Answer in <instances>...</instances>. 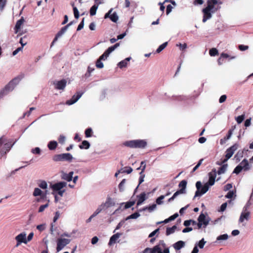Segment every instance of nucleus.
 <instances>
[{
	"label": "nucleus",
	"mask_w": 253,
	"mask_h": 253,
	"mask_svg": "<svg viewBox=\"0 0 253 253\" xmlns=\"http://www.w3.org/2000/svg\"><path fill=\"white\" fill-rule=\"evenodd\" d=\"M209 54L211 56H215L218 54V50L215 48H212L209 51Z\"/></svg>",
	"instance_id": "nucleus-44"
},
{
	"label": "nucleus",
	"mask_w": 253,
	"mask_h": 253,
	"mask_svg": "<svg viewBox=\"0 0 253 253\" xmlns=\"http://www.w3.org/2000/svg\"><path fill=\"white\" fill-rule=\"evenodd\" d=\"M132 171V169L130 167H125L119 170V172L130 173Z\"/></svg>",
	"instance_id": "nucleus-35"
},
{
	"label": "nucleus",
	"mask_w": 253,
	"mask_h": 253,
	"mask_svg": "<svg viewBox=\"0 0 253 253\" xmlns=\"http://www.w3.org/2000/svg\"><path fill=\"white\" fill-rule=\"evenodd\" d=\"M124 222H125V220H122L121 222H120L117 225V226L113 232L114 233V232H115V231L116 230L120 229V228L123 225Z\"/></svg>",
	"instance_id": "nucleus-62"
},
{
	"label": "nucleus",
	"mask_w": 253,
	"mask_h": 253,
	"mask_svg": "<svg viewBox=\"0 0 253 253\" xmlns=\"http://www.w3.org/2000/svg\"><path fill=\"white\" fill-rule=\"evenodd\" d=\"M112 10L113 9L111 8L107 13H106L105 15L104 18H109L112 22L116 23L118 21L119 17L116 12H114L112 14L111 13Z\"/></svg>",
	"instance_id": "nucleus-13"
},
{
	"label": "nucleus",
	"mask_w": 253,
	"mask_h": 253,
	"mask_svg": "<svg viewBox=\"0 0 253 253\" xmlns=\"http://www.w3.org/2000/svg\"><path fill=\"white\" fill-rule=\"evenodd\" d=\"M123 145L130 148H144L147 142L145 140L136 139L125 141Z\"/></svg>",
	"instance_id": "nucleus-1"
},
{
	"label": "nucleus",
	"mask_w": 253,
	"mask_h": 253,
	"mask_svg": "<svg viewBox=\"0 0 253 253\" xmlns=\"http://www.w3.org/2000/svg\"><path fill=\"white\" fill-rule=\"evenodd\" d=\"M38 186L42 189H46L47 188V183L44 180L41 181L38 184Z\"/></svg>",
	"instance_id": "nucleus-40"
},
{
	"label": "nucleus",
	"mask_w": 253,
	"mask_h": 253,
	"mask_svg": "<svg viewBox=\"0 0 253 253\" xmlns=\"http://www.w3.org/2000/svg\"><path fill=\"white\" fill-rule=\"evenodd\" d=\"M83 94V92H78L77 94L74 95L70 99L67 100L66 104L71 105L75 103L81 97Z\"/></svg>",
	"instance_id": "nucleus-14"
},
{
	"label": "nucleus",
	"mask_w": 253,
	"mask_h": 253,
	"mask_svg": "<svg viewBox=\"0 0 253 253\" xmlns=\"http://www.w3.org/2000/svg\"><path fill=\"white\" fill-rule=\"evenodd\" d=\"M24 22L25 19L23 17L17 21L14 29L15 34H17L19 32Z\"/></svg>",
	"instance_id": "nucleus-18"
},
{
	"label": "nucleus",
	"mask_w": 253,
	"mask_h": 253,
	"mask_svg": "<svg viewBox=\"0 0 253 253\" xmlns=\"http://www.w3.org/2000/svg\"><path fill=\"white\" fill-rule=\"evenodd\" d=\"M26 235L27 234L26 232H22L15 237V240H19L21 242L26 244L28 243V241H27Z\"/></svg>",
	"instance_id": "nucleus-19"
},
{
	"label": "nucleus",
	"mask_w": 253,
	"mask_h": 253,
	"mask_svg": "<svg viewBox=\"0 0 253 253\" xmlns=\"http://www.w3.org/2000/svg\"><path fill=\"white\" fill-rule=\"evenodd\" d=\"M71 240L69 239L59 238L57 240V251L58 252L62 250L67 245L69 244Z\"/></svg>",
	"instance_id": "nucleus-8"
},
{
	"label": "nucleus",
	"mask_w": 253,
	"mask_h": 253,
	"mask_svg": "<svg viewBox=\"0 0 253 253\" xmlns=\"http://www.w3.org/2000/svg\"><path fill=\"white\" fill-rule=\"evenodd\" d=\"M92 132V130L91 128H87L85 131V135L86 137H91Z\"/></svg>",
	"instance_id": "nucleus-50"
},
{
	"label": "nucleus",
	"mask_w": 253,
	"mask_h": 253,
	"mask_svg": "<svg viewBox=\"0 0 253 253\" xmlns=\"http://www.w3.org/2000/svg\"><path fill=\"white\" fill-rule=\"evenodd\" d=\"M165 198V196L161 195L159 197H158L156 201V204L158 205H162L163 203V200Z\"/></svg>",
	"instance_id": "nucleus-46"
},
{
	"label": "nucleus",
	"mask_w": 253,
	"mask_h": 253,
	"mask_svg": "<svg viewBox=\"0 0 253 253\" xmlns=\"http://www.w3.org/2000/svg\"><path fill=\"white\" fill-rule=\"evenodd\" d=\"M73 159L72 155L70 153H64L55 155L53 158L54 161H71Z\"/></svg>",
	"instance_id": "nucleus-9"
},
{
	"label": "nucleus",
	"mask_w": 253,
	"mask_h": 253,
	"mask_svg": "<svg viewBox=\"0 0 253 253\" xmlns=\"http://www.w3.org/2000/svg\"><path fill=\"white\" fill-rule=\"evenodd\" d=\"M66 140V137L63 135H60L58 138V141L60 144H64Z\"/></svg>",
	"instance_id": "nucleus-54"
},
{
	"label": "nucleus",
	"mask_w": 253,
	"mask_h": 253,
	"mask_svg": "<svg viewBox=\"0 0 253 253\" xmlns=\"http://www.w3.org/2000/svg\"><path fill=\"white\" fill-rule=\"evenodd\" d=\"M251 169L248 161L244 159L234 169L233 173L239 174L242 170L247 171Z\"/></svg>",
	"instance_id": "nucleus-5"
},
{
	"label": "nucleus",
	"mask_w": 253,
	"mask_h": 253,
	"mask_svg": "<svg viewBox=\"0 0 253 253\" xmlns=\"http://www.w3.org/2000/svg\"><path fill=\"white\" fill-rule=\"evenodd\" d=\"M251 210H247L242 209L238 222L242 223L243 226H246V222L249 220L251 217Z\"/></svg>",
	"instance_id": "nucleus-6"
},
{
	"label": "nucleus",
	"mask_w": 253,
	"mask_h": 253,
	"mask_svg": "<svg viewBox=\"0 0 253 253\" xmlns=\"http://www.w3.org/2000/svg\"><path fill=\"white\" fill-rule=\"evenodd\" d=\"M216 174L217 171L215 169H212V170L209 173V180L207 182L211 185V186L214 185Z\"/></svg>",
	"instance_id": "nucleus-12"
},
{
	"label": "nucleus",
	"mask_w": 253,
	"mask_h": 253,
	"mask_svg": "<svg viewBox=\"0 0 253 253\" xmlns=\"http://www.w3.org/2000/svg\"><path fill=\"white\" fill-rule=\"evenodd\" d=\"M253 195V189L252 190V193L250 197V199L248 201V202L246 203L245 205L243 207V209L247 210H250V207L253 204V203L251 202V199H252Z\"/></svg>",
	"instance_id": "nucleus-27"
},
{
	"label": "nucleus",
	"mask_w": 253,
	"mask_h": 253,
	"mask_svg": "<svg viewBox=\"0 0 253 253\" xmlns=\"http://www.w3.org/2000/svg\"><path fill=\"white\" fill-rule=\"evenodd\" d=\"M120 44L119 43H117L115 44H114L113 46H111L109 47L108 49H109V51L111 52H113L116 48H117L118 46H119Z\"/></svg>",
	"instance_id": "nucleus-56"
},
{
	"label": "nucleus",
	"mask_w": 253,
	"mask_h": 253,
	"mask_svg": "<svg viewBox=\"0 0 253 253\" xmlns=\"http://www.w3.org/2000/svg\"><path fill=\"white\" fill-rule=\"evenodd\" d=\"M234 195L233 191H229L227 194L225 195V197L227 199H231Z\"/></svg>",
	"instance_id": "nucleus-58"
},
{
	"label": "nucleus",
	"mask_w": 253,
	"mask_h": 253,
	"mask_svg": "<svg viewBox=\"0 0 253 253\" xmlns=\"http://www.w3.org/2000/svg\"><path fill=\"white\" fill-rule=\"evenodd\" d=\"M67 182L64 181H60L53 184H50V188L53 192H57L58 191L63 189V188L67 186Z\"/></svg>",
	"instance_id": "nucleus-10"
},
{
	"label": "nucleus",
	"mask_w": 253,
	"mask_h": 253,
	"mask_svg": "<svg viewBox=\"0 0 253 253\" xmlns=\"http://www.w3.org/2000/svg\"><path fill=\"white\" fill-rule=\"evenodd\" d=\"M89 147H90V144L86 140H84L82 142V144L79 146L80 148L81 149H87L89 148Z\"/></svg>",
	"instance_id": "nucleus-33"
},
{
	"label": "nucleus",
	"mask_w": 253,
	"mask_h": 253,
	"mask_svg": "<svg viewBox=\"0 0 253 253\" xmlns=\"http://www.w3.org/2000/svg\"><path fill=\"white\" fill-rule=\"evenodd\" d=\"M176 46H179V49L181 50H184L187 48V44L185 43L183 44L179 43V44H177Z\"/></svg>",
	"instance_id": "nucleus-57"
},
{
	"label": "nucleus",
	"mask_w": 253,
	"mask_h": 253,
	"mask_svg": "<svg viewBox=\"0 0 253 253\" xmlns=\"http://www.w3.org/2000/svg\"><path fill=\"white\" fill-rule=\"evenodd\" d=\"M227 167L228 165L227 164L222 165L217 171V173L219 175L224 173L227 170Z\"/></svg>",
	"instance_id": "nucleus-28"
},
{
	"label": "nucleus",
	"mask_w": 253,
	"mask_h": 253,
	"mask_svg": "<svg viewBox=\"0 0 253 253\" xmlns=\"http://www.w3.org/2000/svg\"><path fill=\"white\" fill-rule=\"evenodd\" d=\"M100 4H95L90 8V14L91 16H93L96 14V10L98 9V6Z\"/></svg>",
	"instance_id": "nucleus-30"
},
{
	"label": "nucleus",
	"mask_w": 253,
	"mask_h": 253,
	"mask_svg": "<svg viewBox=\"0 0 253 253\" xmlns=\"http://www.w3.org/2000/svg\"><path fill=\"white\" fill-rule=\"evenodd\" d=\"M15 143V142H13V143H11V142H8L4 144V146L1 152V154H6L7 152H8L12 147Z\"/></svg>",
	"instance_id": "nucleus-20"
},
{
	"label": "nucleus",
	"mask_w": 253,
	"mask_h": 253,
	"mask_svg": "<svg viewBox=\"0 0 253 253\" xmlns=\"http://www.w3.org/2000/svg\"><path fill=\"white\" fill-rule=\"evenodd\" d=\"M135 202L134 201H131L127 202L126 203H125V206L123 207V210L127 209L130 208L131 206H133Z\"/></svg>",
	"instance_id": "nucleus-39"
},
{
	"label": "nucleus",
	"mask_w": 253,
	"mask_h": 253,
	"mask_svg": "<svg viewBox=\"0 0 253 253\" xmlns=\"http://www.w3.org/2000/svg\"><path fill=\"white\" fill-rule=\"evenodd\" d=\"M73 11L75 18L78 19L79 18V12L76 7H73Z\"/></svg>",
	"instance_id": "nucleus-53"
},
{
	"label": "nucleus",
	"mask_w": 253,
	"mask_h": 253,
	"mask_svg": "<svg viewBox=\"0 0 253 253\" xmlns=\"http://www.w3.org/2000/svg\"><path fill=\"white\" fill-rule=\"evenodd\" d=\"M111 53V52L110 51H109V49H107L103 53V54L100 56V57L99 58V59H100V60H106L107 58V57L109 56V54Z\"/></svg>",
	"instance_id": "nucleus-34"
},
{
	"label": "nucleus",
	"mask_w": 253,
	"mask_h": 253,
	"mask_svg": "<svg viewBox=\"0 0 253 253\" xmlns=\"http://www.w3.org/2000/svg\"><path fill=\"white\" fill-rule=\"evenodd\" d=\"M125 203H122L120 204V207L117 209H116L114 212H113V214H115V213H117L118 212H119L120 211H123V208H122L123 206L124 205Z\"/></svg>",
	"instance_id": "nucleus-60"
},
{
	"label": "nucleus",
	"mask_w": 253,
	"mask_h": 253,
	"mask_svg": "<svg viewBox=\"0 0 253 253\" xmlns=\"http://www.w3.org/2000/svg\"><path fill=\"white\" fill-rule=\"evenodd\" d=\"M131 57H127L125 59L120 61L118 64V66L122 69L123 68L126 67L128 64V62L130 60Z\"/></svg>",
	"instance_id": "nucleus-21"
},
{
	"label": "nucleus",
	"mask_w": 253,
	"mask_h": 253,
	"mask_svg": "<svg viewBox=\"0 0 253 253\" xmlns=\"http://www.w3.org/2000/svg\"><path fill=\"white\" fill-rule=\"evenodd\" d=\"M211 185L208 182L206 183L203 187L200 181H197L196 183L197 191L195 192L194 198L200 197L202 195L205 194L209 189Z\"/></svg>",
	"instance_id": "nucleus-4"
},
{
	"label": "nucleus",
	"mask_w": 253,
	"mask_h": 253,
	"mask_svg": "<svg viewBox=\"0 0 253 253\" xmlns=\"http://www.w3.org/2000/svg\"><path fill=\"white\" fill-rule=\"evenodd\" d=\"M211 220V218L208 216L202 213L199 216L198 218V221L201 222L203 225V228H206L209 224V222Z\"/></svg>",
	"instance_id": "nucleus-11"
},
{
	"label": "nucleus",
	"mask_w": 253,
	"mask_h": 253,
	"mask_svg": "<svg viewBox=\"0 0 253 253\" xmlns=\"http://www.w3.org/2000/svg\"><path fill=\"white\" fill-rule=\"evenodd\" d=\"M57 146V143L55 141H50L47 144L48 149L50 150H53L56 149Z\"/></svg>",
	"instance_id": "nucleus-29"
},
{
	"label": "nucleus",
	"mask_w": 253,
	"mask_h": 253,
	"mask_svg": "<svg viewBox=\"0 0 253 253\" xmlns=\"http://www.w3.org/2000/svg\"><path fill=\"white\" fill-rule=\"evenodd\" d=\"M47 194V191L46 190L44 193L40 188H35L34 190L33 195L34 197L41 196V199H44Z\"/></svg>",
	"instance_id": "nucleus-17"
},
{
	"label": "nucleus",
	"mask_w": 253,
	"mask_h": 253,
	"mask_svg": "<svg viewBox=\"0 0 253 253\" xmlns=\"http://www.w3.org/2000/svg\"><path fill=\"white\" fill-rule=\"evenodd\" d=\"M104 203L107 209H108L110 207H113V206H115V202L110 197H108L107 198L106 201Z\"/></svg>",
	"instance_id": "nucleus-24"
},
{
	"label": "nucleus",
	"mask_w": 253,
	"mask_h": 253,
	"mask_svg": "<svg viewBox=\"0 0 253 253\" xmlns=\"http://www.w3.org/2000/svg\"><path fill=\"white\" fill-rule=\"evenodd\" d=\"M228 235L227 234H224L222 235H220L217 237L216 242L221 241H225L228 239Z\"/></svg>",
	"instance_id": "nucleus-32"
},
{
	"label": "nucleus",
	"mask_w": 253,
	"mask_h": 253,
	"mask_svg": "<svg viewBox=\"0 0 253 253\" xmlns=\"http://www.w3.org/2000/svg\"><path fill=\"white\" fill-rule=\"evenodd\" d=\"M126 180L124 179L122 180L119 185V188L121 192H123L125 190V184L126 183Z\"/></svg>",
	"instance_id": "nucleus-42"
},
{
	"label": "nucleus",
	"mask_w": 253,
	"mask_h": 253,
	"mask_svg": "<svg viewBox=\"0 0 253 253\" xmlns=\"http://www.w3.org/2000/svg\"><path fill=\"white\" fill-rule=\"evenodd\" d=\"M122 234V233H117L113 235L110 239L109 245L111 246L115 243L116 241L120 237Z\"/></svg>",
	"instance_id": "nucleus-22"
},
{
	"label": "nucleus",
	"mask_w": 253,
	"mask_h": 253,
	"mask_svg": "<svg viewBox=\"0 0 253 253\" xmlns=\"http://www.w3.org/2000/svg\"><path fill=\"white\" fill-rule=\"evenodd\" d=\"M96 66L98 68L101 69V68H103L104 64L101 62V60H100V59H98L96 61Z\"/></svg>",
	"instance_id": "nucleus-51"
},
{
	"label": "nucleus",
	"mask_w": 253,
	"mask_h": 253,
	"mask_svg": "<svg viewBox=\"0 0 253 253\" xmlns=\"http://www.w3.org/2000/svg\"><path fill=\"white\" fill-rule=\"evenodd\" d=\"M235 127H236L235 126H234L231 129H230L229 130L227 135L225 137V139L226 140H228L231 138V137L233 134V132L235 128Z\"/></svg>",
	"instance_id": "nucleus-43"
},
{
	"label": "nucleus",
	"mask_w": 253,
	"mask_h": 253,
	"mask_svg": "<svg viewBox=\"0 0 253 253\" xmlns=\"http://www.w3.org/2000/svg\"><path fill=\"white\" fill-rule=\"evenodd\" d=\"M73 174V171H71L69 173H66L65 172L62 171L61 172V178L62 179L69 182L72 180Z\"/></svg>",
	"instance_id": "nucleus-16"
},
{
	"label": "nucleus",
	"mask_w": 253,
	"mask_h": 253,
	"mask_svg": "<svg viewBox=\"0 0 253 253\" xmlns=\"http://www.w3.org/2000/svg\"><path fill=\"white\" fill-rule=\"evenodd\" d=\"M48 203L41 206L39 209V212H42L44 210L48 207Z\"/></svg>",
	"instance_id": "nucleus-52"
},
{
	"label": "nucleus",
	"mask_w": 253,
	"mask_h": 253,
	"mask_svg": "<svg viewBox=\"0 0 253 253\" xmlns=\"http://www.w3.org/2000/svg\"><path fill=\"white\" fill-rule=\"evenodd\" d=\"M226 98H227V96L226 95H221L219 99V102L220 103H223L225 101V100H226Z\"/></svg>",
	"instance_id": "nucleus-63"
},
{
	"label": "nucleus",
	"mask_w": 253,
	"mask_h": 253,
	"mask_svg": "<svg viewBox=\"0 0 253 253\" xmlns=\"http://www.w3.org/2000/svg\"><path fill=\"white\" fill-rule=\"evenodd\" d=\"M245 119V115H242L238 116L236 118V120L238 124H241Z\"/></svg>",
	"instance_id": "nucleus-49"
},
{
	"label": "nucleus",
	"mask_w": 253,
	"mask_h": 253,
	"mask_svg": "<svg viewBox=\"0 0 253 253\" xmlns=\"http://www.w3.org/2000/svg\"><path fill=\"white\" fill-rule=\"evenodd\" d=\"M21 80L19 77H17L12 80L6 85L4 88L0 92V98L2 97L8 92L12 91Z\"/></svg>",
	"instance_id": "nucleus-2"
},
{
	"label": "nucleus",
	"mask_w": 253,
	"mask_h": 253,
	"mask_svg": "<svg viewBox=\"0 0 253 253\" xmlns=\"http://www.w3.org/2000/svg\"><path fill=\"white\" fill-rule=\"evenodd\" d=\"M168 45V42H165L160 45L156 50L157 53L161 52L163 49H164Z\"/></svg>",
	"instance_id": "nucleus-41"
},
{
	"label": "nucleus",
	"mask_w": 253,
	"mask_h": 253,
	"mask_svg": "<svg viewBox=\"0 0 253 253\" xmlns=\"http://www.w3.org/2000/svg\"><path fill=\"white\" fill-rule=\"evenodd\" d=\"M206 243V241H205L204 239L203 238L199 242L198 244L196 243V244H197V247H199L200 249H203Z\"/></svg>",
	"instance_id": "nucleus-47"
},
{
	"label": "nucleus",
	"mask_w": 253,
	"mask_h": 253,
	"mask_svg": "<svg viewBox=\"0 0 253 253\" xmlns=\"http://www.w3.org/2000/svg\"><path fill=\"white\" fill-rule=\"evenodd\" d=\"M243 151H239L235 156V158H236L237 161H240L241 158L243 156Z\"/></svg>",
	"instance_id": "nucleus-45"
},
{
	"label": "nucleus",
	"mask_w": 253,
	"mask_h": 253,
	"mask_svg": "<svg viewBox=\"0 0 253 253\" xmlns=\"http://www.w3.org/2000/svg\"><path fill=\"white\" fill-rule=\"evenodd\" d=\"M146 168V165H144L143 168L142 169L141 171L140 172V176L139 179V184H140L144 181V179L145 177V175L143 174L145 169Z\"/></svg>",
	"instance_id": "nucleus-37"
},
{
	"label": "nucleus",
	"mask_w": 253,
	"mask_h": 253,
	"mask_svg": "<svg viewBox=\"0 0 253 253\" xmlns=\"http://www.w3.org/2000/svg\"><path fill=\"white\" fill-rule=\"evenodd\" d=\"M185 246V242L182 241H179L173 244V247L176 250H179Z\"/></svg>",
	"instance_id": "nucleus-26"
},
{
	"label": "nucleus",
	"mask_w": 253,
	"mask_h": 253,
	"mask_svg": "<svg viewBox=\"0 0 253 253\" xmlns=\"http://www.w3.org/2000/svg\"><path fill=\"white\" fill-rule=\"evenodd\" d=\"M208 6L203 9V12L204 13L203 22L204 23L211 17V12L213 13L218 8H220V6L218 7L217 8H215L214 5H212L210 1H208Z\"/></svg>",
	"instance_id": "nucleus-3"
},
{
	"label": "nucleus",
	"mask_w": 253,
	"mask_h": 253,
	"mask_svg": "<svg viewBox=\"0 0 253 253\" xmlns=\"http://www.w3.org/2000/svg\"><path fill=\"white\" fill-rule=\"evenodd\" d=\"M97 208L100 210V211H101V212L103 211H105L106 210V209H107L106 207V206L104 204V203H102L101 205H100Z\"/></svg>",
	"instance_id": "nucleus-59"
},
{
	"label": "nucleus",
	"mask_w": 253,
	"mask_h": 253,
	"mask_svg": "<svg viewBox=\"0 0 253 253\" xmlns=\"http://www.w3.org/2000/svg\"><path fill=\"white\" fill-rule=\"evenodd\" d=\"M138 201L137 202V205L140 206L146 200V194L145 193H142L139 195L137 196Z\"/></svg>",
	"instance_id": "nucleus-25"
},
{
	"label": "nucleus",
	"mask_w": 253,
	"mask_h": 253,
	"mask_svg": "<svg viewBox=\"0 0 253 253\" xmlns=\"http://www.w3.org/2000/svg\"><path fill=\"white\" fill-rule=\"evenodd\" d=\"M186 185L187 181L185 180H182L178 184V186L180 188L179 190L184 194L186 193Z\"/></svg>",
	"instance_id": "nucleus-23"
},
{
	"label": "nucleus",
	"mask_w": 253,
	"mask_h": 253,
	"mask_svg": "<svg viewBox=\"0 0 253 253\" xmlns=\"http://www.w3.org/2000/svg\"><path fill=\"white\" fill-rule=\"evenodd\" d=\"M157 208V205L155 204H153L152 205L149 206V207H146L143 209L140 210V211H144L146 210H148L149 212H152L153 211H154Z\"/></svg>",
	"instance_id": "nucleus-31"
},
{
	"label": "nucleus",
	"mask_w": 253,
	"mask_h": 253,
	"mask_svg": "<svg viewBox=\"0 0 253 253\" xmlns=\"http://www.w3.org/2000/svg\"><path fill=\"white\" fill-rule=\"evenodd\" d=\"M31 152L33 154H41V149L39 147H36V148L32 149Z\"/></svg>",
	"instance_id": "nucleus-55"
},
{
	"label": "nucleus",
	"mask_w": 253,
	"mask_h": 253,
	"mask_svg": "<svg viewBox=\"0 0 253 253\" xmlns=\"http://www.w3.org/2000/svg\"><path fill=\"white\" fill-rule=\"evenodd\" d=\"M239 145L237 143L228 148L225 152V159L222 161V163H224L228 161L233 155L234 152L238 148Z\"/></svg>",
	"instance_id": "nucleus-7"
},
{
	"label": "nucleus",
	"mask_w": 253,
	"mask_h": 253,
	"mask_svg": "<svg viewBox=\"0 0 253 253\" xmlns=\"http://www.w3.org/2000/svg\"><path fill=\"white\" fill-rule=\"evenodd\" d=\"M140 214L138 212H134L131 215L128 216L126 219L125 220H127L130 219H136L138 217L140 216Z\"/></svg>",
	"instance_id": "nucleus-38"
},
{
	"label": "nucleus",
	"mask_w": 253,
	"mask_h": 253,
	"mask_svg": "<svg viewBox=\"0 0 253 253\" xmlns=\"http://www.w3.org/2000/svg\"><path fill=\"white\" fill-rule=\"evenodd\" d=\"M55 85V88L57 89L63 90L65 87L67 81L63 79L59 81H55L53 83Z\"/></svg>",
	"instance_id": "nucleus-15"
},
{
	"label": "nucleus",
	"mask_w": 253,
	"mask_h": 253,
	"mask_svg": "<svg viewBox=\"0 0 253 253\" xmlns=\"http://www.w3.org/2000/svg\"><path fill=\"white\" fill-rule=\"evenodd\" d=\"M176 229V226L174 225L171 227H169L167 228L166 230V235L167 236H169L175 232V229Z\"/></svg>",
	"instance_id": "nucleus-36"
},
{
	"label": "nucleus",
	"mask_w": 253,
	"mask_h": 253,
	"mask_svg": "<svg viewBox=\"0 0 253 253\" xmlns=\"http://www.w3.org/2000/svg\"><path fill=\"white\" fill-rule=\"evenodd\" d=\"M65 30L63 28H61V30L59 31L57 34L56 35L59 38L61 37L66 32Z\"/></svg>",
	"instance_id": "nucleus-64"
},
{
	"label": "nucleus",
	"mask_w": 253,
	"mask_h": 253,
	"mask_svg": "<svg viewBox=\"0 0 253 253\" xmlns=\"http://www.w3.org/2000/svg\"><path fill=\"white\" fill-rule=\"evenodd\" d=\"M27 39V37L26 36H24L22 38H21V39H20V41H19V42L21 44V47H24V46H25V45H26L27 43V42L26 41H25V39Z\"/></svg>",
	"instance_id": "nucleus-48"
},
{
	"label": "nucleus",
	"mask_w": 253,
	"mask_h": 253,
	"mask_svg": "<svg viewBox=\"0 0 253 253\" xmlns=\"http://www.w3.org/2000/svg\"><path fill=\"white\" fill-rule=\"evenodd\" d=\"M84 18L82 19V20L81 22V23H80V24L78 25V27L77 29V31H80V30H82L84 28Z\"/></svg>",
	"instance_id": "nucleus-61"
}]
</instances>
